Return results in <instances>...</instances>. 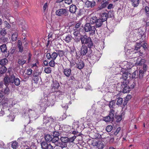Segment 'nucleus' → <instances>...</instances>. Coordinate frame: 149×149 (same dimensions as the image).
Listing matches in <instances>:
<instances>
[{
    "label": "nucleus",
    "mask_w": 149,
    "mask_h": 149,
    "mask_svg": "<svg viewBox=\"0 0 149 149\" xmlns=\"http://www.w3.org/2000/svg\"><path fill=\"white\" fill-rule=\"evenodd\" d=\"M96 29L95 26H92L90 23L86 24L84 28L86 32H89V34L90 36H93L95 33Z\"/></svg>",
    "instance_id": "f257e3e1"
},
{
    "label": "nucleus",
    "mask_w": 149,
    "mask_h": 149,
    "mask_svg": "<svg viewBox=\"0 0 149 149\" xmlns=\"http://www.w3.org/2000/svg\"><path fill=\"white\" fill-rule=\"evenodd\" d=\"M81 40L82 44H86L89 48L93 46V43L91 39L86 36H82L81 37Z\"/></svg>",
    "instance_id": "f03ea898"
},
{
    "label": "nucleus",
    "mask_w": 149,
    "mask_h": 149,
    "mask_svg": "<svg viewBox=\"0 0 149 149\" xmlns=\"http://www.w3.org/2000/svg\"><path fill=\"white\" fill-rule=\"evenodd\" d=\"M13 101V99H8L6 98H4L1 101V103L3 105H4V106L8 107L13 106L15 104Z\"/></svg>",
    "instance_id": "7ed1b4c3"
},
{
    "label": "nucleus",
    "mask_w": 149,
    "mask_h": 149,
    "mask_svg": "<svg viewBox=\"0 0 149 149\" xmlns=\"http://www.w3.org/2000/svg\"><path fill=\"white\" fill-rule=\"evenodd\" d=\"M68 10L65 8H60L56 10L55 13L56 15L61 16H67L68 14Z\"/></svg>",
    "instance_id": "20e7f679"
},
{
    "label": "nucleus",
    "mask_w": 149,
    "mask_h": 149,
    "mask_svg": "<svg viewBox=\"0 0 149 149\" xmlns=\"http://www.w3.org/2000/svg\"><path fill=\"white\" fill-rule=\"evenodd\" d=\"M47 97H46L41 100L39 102V105L42 108H46L48 104Z\"/></svg>",
    "instance_id": "39448f33"
},
{
    "label": "nucleus",
    "mask_w": 149,
    "mask_h": 149,
    "mask_svg": "<svg viewBox=\"0 0 149 149\" xmlns=\"http://www.w3.org/2000/svg\"><path fill=\"white\" fill-rule=\"evenodd\" d=\"M121 88L123 89V93H127L130 91L129 85L126 84L125 82L121 83Z\"/></svg>",
    "instance_id": "423d86ee"
},
{
    "label": "nucleus",
    "mask_w": 149,
    "mask_h": 149,
    "mask_svg": "<svg viewBox=\"0 0 149 149\" xmlns=\"http://www.w3.org/2000/svg\"><path fill=\"white\" fill-rule=\"evenodd\" d=\"M41 146L42 149H53V146L50 144L45 141L41 143Z\"/></svg>",
    "instance_id": "0eeeda50"
},
{
    "label": "nucleus",
    "mask_w": 149,
    "mask_h": 149,
    "mask_svg": "<svg viewBox=\"0 0 149 149\" xmlns=\"http://www.w3.org/2000/svg\"><path fill=\"white\" fill-rule=\"evenodd\" d=\"M54 121V119L52 117H48L46 116L44 117L43 120V124L46 125L49 123H52Z\"/></svg>",
    "instance_id": "6e6552de"
},
{
    "label": "nucleus",
    "mask_w": 149,
    "mask_h": 149,
    "mask_svg": "<svg viewBox=\"0 0 149 149\" xmlns=\"http://www.w3.org/2000/svg\"><path fill=\"white\" fill-rule=\"evenodd\" d=\"M88 51V49L87 46L85 45H82L80 50V54L82 56H85L86 54Z\"/></svg>",
    "instance_id": "1a4fd4ad"
},
{
    "label": "nucleus",
    "mask_w": 149,
    "mask_h": 149,
    "mask_svg": "<svg viewBox=\"0 0 149 149\" xmlns=\"http://www.w3.org/2000/svg\"><path fill=\"white\" fill-rule=\"evenodd\" d=\"M136 31V30H134L131 31L129 35V38L131 40L133 39L134 41L137 39L136 37L137 33Z\"/></svg>",
    "instance_id": "9d476101"
},
{
    "label": "nucleus",
    "mask_w": 149,
    "mask_h": 149,
    "mask_svg": "<svg viewBox=\"0 0 149 149\" xmlns=\"http://www.w3.org/2000/svg\"><path fill=\"white\" fill-rule=\"evenodd\" d=\"M60 139L61 141L64 143L63 145V144L61 145V147L62 148H65L66 147L65 143L68 142L69 138L66 137H62Z\"/></svg>",
    "instance_id": "9b49d317"
},
{
    "label": "nucleus",
    "mask_w": 149,
    "mask_h": 149,
    "mask_svg": "<svg viewBox=\"0 0 149 149\" xmlns=\"http://www.w3.org/2000/svg\"><path fill=\"white\" fill-rule=\"evenodd\" d=\"M146 60L143 59H142L140 58H139L137 59L135 63V64L137 66L142 65L143 64L146 63Z\"/></svg>",
    "instance_id": "f8f14e48"
},
{
    "label": "nucleus",
    "mask_w": 149,
    "mask_h": 149,
    "mask_svg": "<svg viewBox=\"0 0 149 149\" xmlns=\"http://www.w3.org/2000/svg\"><path fill=\"white\" fill-rule=\"evenodd\" d=\"M95 2H91L87 1L85 2V7L87 8H92L95 6Z\"/></svg>",
    "instance_id": "ddd939ff"
},
{
    "label": "nucleus",
    "mask_w": 149,
    "mask_h": 149,
    "mask_svg": "<svg viewBox=\"0 0 149 149\" xmlns=\"http://www.w3.org/2000/svg\"><path fill=\"white\" fill-rule=\"evenodd\" d=\"M109 13L108 14L107 13H104L101 14L102 18H101L103 21L105 22L106 21L107 17H111L112 16L111 15H109Z\"/></svg>",
    "instance_id": "4468645a"
},
{
    "label": "nucleus",
    "mask_w": 149,
    "mask_h": 149,
    "mask_svg": "<svg viewBox=\"0 0 149 149\" xmlns=\"http://www.w3.org/2000/svg\"><path fill=\"white\" fill-rule=\"evenodd\" d=\"M63 72L64 75L68 77H70L71 74V70L70 68H66L64 69Z\"/></svg>",
    "instance_id": "2eb2a0df"
},
{
    "label": "nucleus",
    "mask_w": 149,
    "mask_h": 149,
    "mask_svg": "<svg viewBox=\"0 0 149 149\" xmlns=\"http://www.w3.org/2000/svg\"><path fill=\"white\" fill-rule=\"evenodd\" d=\"M56 98L59 99H62L64 96V93L62 92H57L56 93Z\"/></svg>",
    "instance_id": "dca6fc26"
},
{
    "label": "nucleus",
    "mask_w": 149,
    "mask_h": 149,
    "mask_svg": "<svg viewBox=\"0 0 149 149\" xmlns=\"http://www.w3.org/2000/svg\"><path fill=\"white\" fill-rule=\"evenodd\" d=\"M84 63L82 61H80L76 63V67L79 69L83 68L84 67Z\"/></svg>",
    "instance_id": "f3484780"
},
{
    "label": "nucleus",
    "mask_w": 149,
    "mask_h": 149,
    "mask_svg": "<svg viewBox=\"0 0 149 149\" xmlns=\"http://www.w3.org/2000/svg\"><path fill=\"white\" fill-rule=\"evenodd\" d=\"M77 9V7L75 5H72L70 6L69 11L70 13H75Z\"/></svg>",
    "instance_id": "a211bd4d"
},
{
    "label": "nucleus",
    "mask_w": 149,
    "mask_h": 149,
    "mask_svg": "<svg viewBox=\"0 0 149 149\" xmlns=\"http://www.w3.org/2000/svg\"><path fill=\"white\" fill-rule=\"evenodd\" d=\"M104 22L101 19H98L95 23V26L96 27L99 28L100 27L102 24V23Z\"/></svg>",
    "instance_id": "6ab92c4d"
},
{
    "label": "nucleus",
    "mask_w": 149,
    "mask_h": 149,
    "mask_svg": "<svg viewBox=\"0 0 149 149\" xmlns=\"http://www.w3.org/2000/svg\"><path fill=\"white\" fill-rule=\"evenodd\" d=\"M63 40L67 43L70 42L72 39V36L71 35L68 34L63 37Z\"/></svg>",
    "instance_id": "aec40b11"
},
{
    "label": "nucleus",
    "mask_w": 149,
    "mask_h": 149,
    "mask_svg": "<svg viewBox=\"0 0 149 149\" xmlns=\"http://www.w3.org/2000/svg\"><path fill=\"white\" fill-rule=\"evenodd\" d=\"M97 144H95V146H97L99 149H103L104 147V145L103 142L100 141L97 142L96 143Z\"/></svg>",
    "instance_id": "412c9836"
},
{
    "label": "nucleus",
    "mask_w": 149,
    "mask_h": 149,
    "mask_svg": "<svg viewBox=\"0 0 149 149\" xmlns=\"http://www.w3.org/2000/svg\"><path fill=\"white\" fill-rule=\"evenodd\" d=\"M116 102L115 100H113L109 102V106L110 109H113L116 106Z\"/></svg>",
    "instance_id": "4be33fe9"
},
{
    "label": "nucleus",
    "mask_w": 149,
    "mask_h": 149,
    "mask_svg": "<svg viewBox=\"0 0 149 149\" xmlns=\"http://www.w3.org/2000/svg\"><path fill=\"white\" fill-rule=\"evenodd\" d=\"M52 89H57L59 86L58 83L56 81H53L52 85Z\"/></svg>",
    "instance_id": "5701e85b"
},
{
    "label": "nucleus",
    "mask_w": 149,
    "mask_h": 149,
    "mask_svg": "<svg viewBox=\"0 0 149 149\" xmlns=\"http://www.w3.org/2000/svg\"><path fill=\"white\" fill-rule=\"evenodd\" d=\"M115 113V111L113 109H110V111H109V116L112 118V121L114 120Z\"/></svg>",
    "instance_id": "b1692460"
},
{
    "label": "nucleus",
    "mask_w": 149,
    "mask_h": 149,
    "mask_svg": "<svg viewBox=\"0 0 149 149\" xmlns=\"http://www.w3.org/2000/svg\"><path fill=\"white\" fill-rule=\"evenodd\" d=\"M45 139L47 142H50L52 140V136L50 134H47L45 136Z\"/></svg>",
    "instance_id": "393cba45"
},
{
    "label": "nucleus",
    "mask_w": 149,
    "mask_h": 149,
    "mask_svg": "<svg viewBox=\"0 0 149 149\" xmlns=\"http://www.w3.org/2000/svg\"><path fill=\"white\" fill-rule=\"evenodd\" d=\"M132 5L134 7L137 6L139 4V0H131Z\"/></svg>",
    "instance_id": "a878e982"
},
{
    "label": "nucleus",
    "mask_w": 149,
    "mask_h": 149,
    "mask_svg": "<svg viewBox=\"0 0 149 149\" xmlns=\"http://www.w3.org/2000/svg\"><path fill=\"white\" fill-rule=\"evenodd\" d=\"M14 118L13 116H12V115H10V114L9 116H8L6 118V121H13Z\"/></svg>",
    "instance_id": "bb28decb"
},
{
    "label": "nucleus",
    "mask_w": 149,
    "mask_h": 149,
    "mask_svg": "<svg viewBox=\"0 0 149 149\" xmlns=\"http://www.w3.org/2000/svg\"><path fill=\"white\" fill-rule=\"evenodd\" d=\"M98 19L97 17L95 16H93L92 17L90 20V22L92 24H93L95 23Z\"/></svg>",
    "instance_id": "cd10ccee"
},
{
    "label": "nucleus",
    "mask_w": 149,
    "mask_h": 149,
    "mask_svg": "<svg viewBox=\"0 0 149 149\" xmlns=\"http://www.w3.org/2000/svg\"><path fill=\"white\" fill-rule=\"evenodd\" d=\"M7 71V69L5 66H2L0 67V73L3 74L5 73Z\"/></svg>",
    "instance_id": "c85d7f7f"
},
{
    "label": "nucleus",
    "mask_w": 149,
    "mask_h": 149,
    "mask_svg": "<svg viewBox=\"0 0 149 149\" xmlns=\"http://www.w3.org/2000/svg\"><path fill=\"white\" fill-rule=\"evenodd\" d=\"M58 56V54L56 52H53L51 54V59L52 60H55Z\"/></svg>",
    "instance_id": "c756f323"
},
{
    "label": "nucleus",
    "mask_w": 149,
    "mask_h": 149,
    "mask_svg": "<svg viewBox=\"0 0 149 149\" xmlns=\"http://www.w3.org/2000/svg\"><path fill=\"white\" fill-rule=\"evenodd\" d=\"M11 146L13 149H16L18 147V143L16 141L13 142L11 144Z\"/></svg>",
    "instance_id": "7c9ffc66"
},
{
    "label": "nucleus",
    "mask_w": 149,
    "mask_h": 149,
    "mask_svg": "<svg viewBox=\"0 0 149 149\" xmlns=\"http://www.w3.org/2000/svg\"><path fill=\"white\" fill-rule=\"evenodd\" d=\"M123 100L122 98L119 97L117 99L116 104L118 106L121 105L123 103Z\"/></svg>",
    "instance_id": "2f4dec72"
},
{
    "label": "nucleus",
    "mask_w": 149,
    "mask_h": 149,
    "mask_svg": "<svg viewBox=\"0 0 149 149\" xmlns=\"http://www.w3.org/2000/svg\"><path fill=\"white\" fill-rule=\"evenodd\" d=\"M8 62V60L6 58H4L0 61V64L2 66H4Z\"/></svg>",
    "instance_id": "473e14b6"
},
{
    "label": "nucleus",
    "mask_w": 149,
    "mask_h": 149,
    "mask_svg": "<svg viewBox=\"0 0 149 149\" xmlns=\"http://www.w3.org/2000/svg\"><path fill=\"white\" fill-rule=\"evenodd\" d=\"M20 81L19 79L17 78H15L14 80L13 83L17 86H19L20 84Z\"/></svg>",
    "instance_id": "72a5a7b5"
},
{
    "label": "nucleus",
    "mask_w": 149,
    "mask_h": 149,
    "mask_svg": "<svg viewBox=\"0 0 149 149\" xmlns=\"http://www.w3.org/2000/svg\"><path fill=\"white\" fill-rule=\"evenodd\" d=\"M44 71L47 74H49L52 71L51 68L50 67H47L45 68Z\"/></svg>",
    "instance_id": "f704fd0d"
},
{
    "label": "nucleus",
    "mask_w": 149,
    "mask_h": 149,
    "mask_svg": "<svg viewBox=\"0 0 149 149\" xmlns=\"http://www.w3.org/2000/svg\"><path fill=\"white\" fill-rule=\"evenodd\" d=\"M17 35L16 33H14L12 35L11 39L13 41H15L17 39Z\"/></svg>",
    "instance_id": "c9c22d12"
},
{
    "label": "nucleus",
    "mask_w": 149,
    "mask_h": 149,
    "mask_svg": "<svg viewBox=\"0 0 149 149\" xmlns=\"http://www.w3.org/2000/svg\"><path fill=\"white\" fill-rule=\"evenodd\" d=\"M1 51L3 52H5L6 50V47L5 45H3L1 46Z\"/></svg>",
    "instance_id": "e433bc0d"
},
{
    "label": "nucleus",
    "mask_w": 149,
    "mask_h": 149,
    "mask_svg": "<svg viewBox=\"0 0 149 149\" xmlns=\"http://www.w3.org/2000/svg\"><path fill=\"white\" fill-rule=\"evenodd\" d=\"M26 62V60L23 58L19 59L18 60V63L21 65H23Z\"/></svg>",
    "instance_id": "4c0bfd02"
},
{
    "label": "nucleus",
    "mask_w": 149,
    "mask_h": 149,
    "mask_svg": "<svg viewBox=\"0 0 149 149\" xmlns=\"http://www.w3.org/2000/svg\"><path fill=\"white\" fill-rule=\"evenodd\" d=\"M129 75V74L125 72L123 73V74L122 76V78L124 80H126L127 78Z\"/></svg>",
    "instance_id": "58836bf2"
},
{
    "label": "nucleus",
    "mask_w": 149,
    "mask_h": 149,
    "mask_svg": "<svg viewBox=\"0 0 149 149\" xmlns=\"http://www.w3.org/2000/svg\"><path fill=\"white\" fill-rule=\"evenodd\" d=\"M62 103H63L61 104L62 108H64L65 109H67L68 108V105L67 104L65 103V101H63Z\"/></svg>",
    "instance_id": "ea45409f"
},
{
    "label": "nucleus",
    "mask_w": 149,
    "mask_h": 149,
    "mask_svg": "<svg viewBox=\"0 0 149 149\" xmlns=\"http://www.w3.org/2000/svg\"><path fill=\"white\" fill-rule=\"evenodd\" d=\"M57 53L58 54V55L59 56L61 57L63 56L65 54V52L62 50H58Z\"/></svg>",
    "instance_id": "a19ab883"
},
{
    "label": "nucleus",
    "mask_w": 149,
    "mask_h": 149,
    "mask_svg": "<svg viewBox=\"0 0 149 149\" xmlns=\"http://www.w3.org/2000/svg\"><path fill=\"white\" fill-rule=\"evenodd\" d=\"M112 127L111 125H109L107 126L106 128V130L108 132H111L112 129Z\"/></svg>",
    "instance_id": "79ce46f5"
},
{
    "label": "nucleus",
    "mask_w": 149,
    "mask_h": 149,
    "mask_svg": "<svg viewBox=\"0 0 149 149\" xmlns=\"http://www.w3.org/2000/svg\"><path fill=\"white\" fill-rule=\"evenodd\" d=\"M104 120L106 122H109L111 120H112V118L108 115L104 118Z\"/></svg>",
    "instance_id": "37998d69"
},
{
    "label": "nucleus",
    "mask_w": 149,
    "mask_h": 149,
    "mask_svg": "<svg viewBox=\"0 0 149 149\" xmlns=\"http://www.w3.org/2000/svg\"><path fill=\"white\" fill-rule=\"evenodd\" d=\"M60 135L59 132L57 131H55L53 133V137L56 138H59L58 136Z\"/></svg>",
    "instance_id": "c03bdc74"
},
{
    "label": "nucleus",
    "mask_w": 149,
    "mask_h": 149,
    "mask_svg": "<svg viewBox=\"0 0 149 149\" xmlns=\"http://www.w3.org/2000/svg\"><path fill=\"white\" fill-rule=\"evenodd\" d=\"M142 44V47H142L143 49V51L145 52V50L147 49L146 46L147 45V44L146 43L144 42H141Z\"/></svg>",
    "instance_id": "a18cd8bd"
},
{
    "label": "nucleus",
    "mask_w": 149,
    "mask_h": 149,
    "mask_svg": "<svg viewBox=\"0 0 149 149\" xmlns=\"http://www.w3.org/2000/svg\"><path fill=\"white\" fill-rule=\"evenodd\" d=\"M49 66L54 67L55 66V62L54 60H52L49 63Z\"/></svg>",
    "instance_id": "49530a36"
},
{
    "label": "nucleus",
    "mask_w": 149,
    "mask_h": 149,
    "mask_svg": "<svg viewBox=\"0 0 149 149\" xmlns=\"http://www.w3.org/2000/svg\"><path fill=\"white\" fill-rule=\"evenodd\" d=\"M115 118L116 119V122H119L122 120V116L121 115H118L115 116Z\"/></svg>",
    "instance_id": "de8ad7c7"
},
{
    "label": "nucleus",
    "mask_w": 149,
    "mask_h": 149,
    "mask_svg": "<svg viewBox=\"0 0 149 149\" xmlns=\"http://www.w3.org/2000/svg\"><path fill=\"white\" fill-rule=\"evenodd\" d=\"M128 84L129 85L130 89L134 88L135 85V84L134 82H130Z\"/></svg>",
    "instance_id": "09e8293b"
},
{
    "label": "nucleus",
    "mask_w": 149,
    "mask_h": 149,
    "mask_svg": "<svg viewBox=\"0 0 149 149\" xmlns=\"http://www.w3.org/2000/svg\"><path fill=\"white\" fill-rule=\"evenodd\" d=\"M142 47L141 43H137L136 44V46L135 48V50H137L139 49L140 48Z\"/></svg>",
    "instance_id": "8fccbe9b"
},
{
    "label": "nucleus",
    "mask_w": 149,
    "mask_h": 149,
    "mask_svg": "<svg viewBox=\"0 0 149 149\" xmlns=\"http://www.w3.org/2000/svg\"><path fill=\"white\" fill-rule=\"evenodd\" d=\"M59 140V138H56L54 137H52V140L51 141L53 143H55L57 142Z\"/></svg>",
    "instance_id": "3c124183"
},
{
    "label": "nucleus",
    "mask_w": 149,
    "mask_h": 149,
    "mask_svg": "<svg viewBox=\"0 0 149 149\" xmlns=\"http://www.w3.org/2000/svg\"><path fill=\"white\" fill-rule=\"evenodd\" d=\"M76 138V136H74L70 138H69L68 142H73Z\"/></svg>",
    "instance_id": "603ef678"
},
{
    "label": "nucleus",
    "mask_w": 149,
    "mask_h": 149,
    "mask_svg": "<svg viewBox=\"0 0 149 149\" xmlns=\"http://www.w3.org/2000/svg\"><path fill=\"white\" fill-rule=\"evenodd\" d=\"M10 79L8 77H6L4 78L5 84L6 86L9 83Z\"/></svg>",
    "instance_id": "864d4df0"
},
{
    "label": "nucleus",
    "mask_w": 149,
    "mask_h": 149,
    "mask_svg": "<svg viewBox=\"0 0 149 149\" xmlns=\"http://www.w3.org/2000/svg\"><path fill=\"white\" fill-rule=\"evenodd\" d=\"M107 4L106 3H103L100 7L98 8V10H101L103 8H105L107 6Z\"/></svg>",
    "instance_id": "5fc2aeb1"
},
{
    "label": "nucleus",
    "mask_w": 149,
    "mask_h": 149,
    "mask_svg": "<svg viewBox=\"0 0 149 149\" xmlns=\"http://www.w3.org/2000/svg\"><path fill=\"white\" fill-rule=\"evenodd\" d=\"M15 77L14 75H12L11 77L9 78L10 79L9 83H13L14 80L15 79Z\"/></svg>",
    "instance_id": "6e6d98bb"
},
{
    "label": "nucleus",
    "mask_w": 149,
    "mask_h": 149,
    "mask_svg": "<svg viewBox=\"0 0 149 149\" xmlns=\"http://www.w3.org/2000/svg\"><path fill=\"white\" fill-rule=\"evenodd\" d=\"M139 78L141 79L142 78L143 76V72L142 70H140L139 71Z\"/></svg>",
    "instance_id": "4d7b16f0"
},
{
    "label": "nucleus",
    "mask_w": 149,
    "mask_h": 149,
    "mask_svg": "<svg viewBox=\"0 0 149 149\" xmlns=\"http://www.w3.org/2000/svg\"><path fill=\"white\" fill-rule=\"evenodd\" d=\"M0 33L1 35L3 36L5 35L6 33V32L5 29H2Z\"/></svg>",
    "instance_id": "13d9d810"
},
{
    "label": "nucleus",
    "mask_w": 149,
    "mask_h": 149,
    "mask_svg": "<svg viewBox=\"0 0 149 149\" xmlns=\"http://www.w3.org/2000/svg\"><path fill=\"white\" fill-rule=\"evenodd\" d=\"M33 70L31 69H28L27 70V74L28 75H30L32 72Z\"/></svg>",
    "instance_id": "bf43d9fd"
},
{
    "label": "nucleus",
    "mask_w": 149,
    "mask_h": 149,
    "mask_svg": "<svg viewBox=\"0 0 149 149\" xmlns=\"http://www.w3.org/2000/svg\"><path fill=\"white\" fill-rule=\"evenodd\" d=\"M121 128L120 127H118L116 131L114 133V134L116 135H117L118 133L120 132V130H121Z\"/></svg>",
    "instance_id": "052dcab7"
},
{
    "label": "nucleus",
    "mask_w": 149,
    "mask_h": 149,
    "mask_svg": "<svg viewBox=\"0 0 149 149\" xmlns=\"http://www.w3.org/2000/svg\"><path fill=\"white\" fill-rule=\"evenodd\" d=\"M46 57L48 60H50L51 59V54L49 53H47L46 54Z\"/></svg>",
    "instance_id": "680f3d73"
},
{
    "label": "nucleus",
    "mask_w": 149,
    "mask_h": 149,
    "mask_svg": "<svg viewBox=\"0 0 149 149\" xmlns=\"http://www.w3.org/2000/svg\"><path fill=\"white\" fill-rule=\"evenodd\" d=\"M132 79L135 78L137 77L136 72V71L134 72L132 75Z\"/></svg>",
    "instance_id": "e2e57ef3"
},
{
    "label": "nucleus",
    "mask_w": 149,
    "mask_h": 149,
    "mask_svg": "<svg viewBox=\"0 0 149 149\" xmlns=\"http://www.w3.org/2000/svg\"><path fill=\"white\" fill-rule=\"evenodd\" d=\"M47 4L48 3H46L43 6V11H45V10L47 9Z\"/></svg>",
    "instance_id": "0e129e2a"
},
{
    "label": "nucleus",
    "mask_w": 149,
    "mask_h": 149,
    "mask_svg": "<svg viewBox=\"0 0 149 149\" xmlns=\"http://www.w3.org/2000/svg\"><path fill=\"white\" fill-rule=\"evenodd\" d=\"M65 2L67 4H70L72 2V0H64Z\"/></svg>",
    "instance_id": "69168bd1"
},
{
    "label": "nucleus",
    "mask_w": 149,
    "mask_h": 149,
    "mask_svg": "<svg viewBox=\"0 0 149 149\" xmlns=\"http://www.w3.org/2000/svg\"><path fill=\"white\" fill-rule=\"evenodd\" d=\"M145 11L146 13L148 14L149 13V8L146 6L145 7Z\"/></svg>",
    "instance_id": "338daca9"
},
{
    "label": "nucleus",
    "mask_w": 149,
    "mask_h": 149,
    "mask_svg": "<svg viewBox=\"0 0 149 149\" xmlns=\"http://www.w3.org/2000/svg\"><path fill=\"white\" fill-rule=\"evenodd\" d=\"M9 91V89L8 87H6V89L4 90V92L5 94H7Z\"/></svg>",
    "instance_id": "774afa93"
}]
</instances>
